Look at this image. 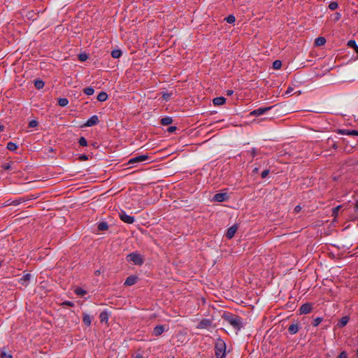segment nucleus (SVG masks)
<instances>
[{"instance_id":"f257e3e1","label":"nucleus","mask_w":358,"mask_h":358,"mask_svg":"<svg viewBox=\"0 0 358 358\" xmlns=\"http://www.w3.org/2000/svg\"><path fill=\"white\" fill-rule=\"evenodd\" d=\"M222 317L238 331L243 327L242 318L238 315L227 313H224Z\"/></svg>"},{"instance_id":"f03ea898","label":"nucleus","mask_w":358,"mask_h":358,"mask_svg":"<svg viewBox=\"0 0 358 358\" xmlns=\"http://www.w3.org/2000/svg\"><path fill=\"white\" fill-rule=\"evenodd\" d=\"M226 348L225 342L220 338H217L215 343V355L216 358H225Z\"/></svg>"},{"instance_id":"7ed1b4c3","label":"nucleus","mask_w":358,"mask_h":358,"mask_svg":"<svg viewBox=\"0 0 358 358\" xmlns=\"http://www.w3.org/2000/svg\"><path fill=\"white\" fill-rule=\"evenodd\" d=\"M128 262H132L135 265L141 266L143 264L144 261L140 254L136 252H131L127 256Z\"/></svg>"},{"instance_id":"20e7f679","label":"nucleus","mask_w":358,"mask_h":358,"mask_svg":"<svg viewBox=\"0 0 358 358\" xmlns=\"http://www.w3.org/2000/svg\"><path fill=\"white\" fill-rule=\"evenodd\" d=\"M119 217L122 222L127 224H133L135 221L134 216L127 215L124 210H121V212L119 213Z\"/></svg>"},{"instance_id":"39448f33","label":"nucleus","mask_w":358,"mask_h":358,"mask_svg":"<svg viewBox=\"0 0 358 358\" xmlns=\"http://www.w3.org/2000/svg\"><path fill=\"white\" fill-rule=\"evenodd\" d=\"M272 108V106L270 107H265V108H259L257 109H255L250 113V116L255 117V116H259L265 113L268 112Z\"/></svg>"},{"instance_id":"423d86ee","label":"nucleus","mask_w":358,"mask_h":358,"mask_svg":"<svg viewBox=\"0 0 358 358\" xmlns=\"http://www.w3.org/2000/svg\"><path fill=\"white\" fill-rule=\"evenodd\" d=\"M313 310V305L310 303H303L299 308L300 314L310 313Z\"/></svg>"},{"instance_id":"0eeeda50","label":"nucleus","mask_w":358,"mask_h":358,"mask_svg":"<svg viewBox=\"0 0 358 358\" xmlns=\"http://www.w3.org/2000/svg\"><path fill=\"white\" fill-rule=\"evenodd\" d=\"M99 117L97 115H94L90 117L87 121L84 124L83 127H92L99 123Z\"/></svg>"},{"instance_id":"6e6552de","label":"nucleus","mask_w":358,"mask_h":358,"mask_svg":"<svg viewBox=\"0 0 358 358\" xmlns=\"http://www.w3.org/2000/svg\"><path fill=\"white\" fill-rule=\"evenodd\" d=\"M148 159H149V156L148 155H139V156H137V157H133V158L130 159L129 161V164H134V163L142 162H144V161H145V160H147Z\"/></svg>"},{"instance_id":"1a4fd4ad","label":"nucleus","mask_w":358,"mask_h":358,"mask_svg":"<svg viewBox=\"0 0 358 358\" xmlns=\"http://www.w3.org/2000/svg\"><path fill=\"white\" fill-rule=\"evenodd\" d=\"M338 134L348 135V136H357V130H348L343 129H338L336 131Z\"/></svg>"},{"instance_id":"9d476101","label":"nucleus","mask_w":358,"mask_h":358,"mask_svg":"<svg viewBox=\"0 0 358 358\" xmlns=\"http://www.w3.org/2000/svg\"><path fill=\"white\" fill-rule=\"evenodd\" d=\"M227 193H217L214 195L213 200L217 202H222L228 199Z\"/></svg>"},{"instance_id":"9b49d317","label":"nucleus","mask_w":358,"mask_h":358,"mask_svg":"<svg viewBox=\"0 0 358 358\" xmlns=\"http://www.w3.org/2000/svg\"><path fill=\"white\" fill-rule=\"evenodd\" d=\"M212 325V321L209 319H203L197 325V329H206Z\"/></svg>"},{"instance_id":"f8f14e48","label":"nucleus","mask_w":358,"mask_h":358,"mask_svg":"<svg viewBox=\"0 0 358 358\" xmlns=\"http://www.w3.org/2000/svg\"><path fill=\"white\" fill-rule=\"evenodd\" d=\"M237 229H238V227H237V225H236V224L229 227L227 231L226 237L228 239L232 238L234 237V234H236Z\"/></svg>"},{"instance_id":"ddd939ff","label":"nucleus","mask_w":358,"mask_h":358,"mask_svg":"<svg viewBox=\"0 0 358 358\" xmlns=\"http://www.w3.org/2000/svg\"><path fill=\"white\" fill-rule=\"evenodd\" d=\"M341 143L343 145V151L348 153H350L352 152L353 149V146L350 145L348 146V142L346 141L345 138H341Z\"/></svg>"},{"instance_id":"4468645a","label":"nucleus","mask_w":358,"mask_h":358,"mask_svg":"<svg viewBox=\"0 0 358 358\" xmlns=\"http://www.w3.org/2000/svg\"><path fill=\"white\" fill-rule=\"evenodd\" d=\"M138 277L135 275H130L127 278L124 285L126 286H131L137 282Z\"/></svg>"},{"instance_id":"2eb2a0df","label":"nucleus","mask_w":358,"mask_h":358,"mask_svg":"<svg viewBox=\"0 0 358 358\" xmlns=\"http://www.w3.org/2000/svg\"><path fill=\"white\" fill-rule=\"evenodd\" d=\"M325 143L327 147L329 146L335 150H338L340 147L338 142L334 141L331 137L328 138Z\"/></svg>"},{"instance_id":"dca6fc26","label":"nucleus","mask_w":358,"mask_h":358,"mask_svg":"<svg viewBox=\"0 0 358 358\" xmlns=\"http://www.w3.org/2000/svg\"><path fill=\"white\" fill-rule=\"evenodd\" d=\"M31 278V274L27 273L24 275L20 280L19 282L24 286H27Z\"/></svg>"},{"instance_id":"f3484780","label":"nucleus","mask_w":358,"mask_h":358,"mask_svg":"<svg viewBox=\"0 0 358 358\" xmlns=\"http://www.w3.org/2000/svg\"><path fill=\"white\" fill-rule=\"evenodd\" d=\"M350 317L349 316H343L338 321L337 326L340 328L345 327L349 322Z\"/></svg>"},{"instance_id":"a211bd4d","label":"nucleus","mask_w":358,"mask_h":358,"mask_svg":"<svg viewBox=\"0 0 358 358\" xmlns=\"http://www.w3.org/2000/svg\"><path fill=\"white\" fill-rule=\"evenodd\" d=\"M164 331V327L163 325H157L154 328L153 334L156 336H161Z\"/></svg>"},{"instance_id":"6ab92c4d","label":"nucleus","mask_w":358,"mask_h":358,"mask_svg":"<svg viewBox=\"0 0 358 358\" xmlns=\"http://www.w3.org/2000/svg\"><path fill=\"white\" fill-rule=\"evenodd\" d=\"M226 102V99L223 96H218L214 98L213 100V103L215 106H221L223 105Z\"/></svg>"},{"instance_id":"aec40b11","label":"nucleus","mask_w":358,"mask_h":358,"mask_svg":"<svg viewBox=\"0 0 358 358\" xmlns=\"http://www.w3.org/2000/svg\"><path fill=\"white\" fill-rule=\"evenodd\" d=\"M299 327L298 324H292L288 327V331L290 334L293 335L299 331Z\"/></svg>"},{"instance_id":"412c9836","label":"nucleus","mask_w":358,"mask_h":358,"mask_svg":"<svg viewBox=\"0 0 358 358\" xmlns=\"http://www.w3.org/2000/svg\"><path fill=\"white\" fill-rule=\"evenodd\" d=\"M30 199H31L29 196L22 197V198L11 201L10 203H11V206L12 205L17 206V205L20 204L21 203L29 201Z\"/></svg>"},{"instance_id":"4be33fe9","label":"nucleus","mask_w":358,"mask_h":358,"mask_svg":"<svg viewBox=\"0 0 358 358\" xmlns=\"http://www.w3.org/2000/svg\"><path fill=\"white\" fill-rule=\"evenodd\" d=\"M326 38L322 36H319L315 40V45L317 46H322L326 43Z\"/></svg>"},{"instance_id":"5701e85b","label":"nucleus","mask_w":358,"mask_h":358,"mask_svg":"<svg viewBox=\"0 0 358 358\" xmlns=\"http://www.w3.org/2000/svg\"><path fill=\"white\" fill-rule=\"evenodd\" d=\"M96 99H97V100H98L99 101H101V102L105 101H106V100H107V99H108V94H107V93H106V92H101L98 94V96H97Z\"/></svg>"},{"instance_id":"b1692460","label":"nucleus","mask_w":358,"mask_h":358,"mask_svg":"<svg viewBox=\"0 0 358 358\" xmlns=\"http://www.w3.org/2000/svg\"><path fill=\"white\" fill-rule=\"evenodd\" d=\"M160 122L162 125H169L173 122V119L171 117H164L161 119Z\"/></svg>"},{"instance_id":"393cba45","label":"nucleus","mask_w":358,"mask_h":358,"mask_svg":"<svg viewBox=\"0 0 358 358\" xmlns=\"http://www.w3.org/2000/svg\"><path fill=\"white\" fill-rule=\"evenodd\" d=\"M83 321L86 326L90 327L91 325L92 319L89 315L84 314Z\"/></svg>"},{"instance_id":"a878e982","label":"nucleus","mask_w":358,"mask_h":358,"mask_svg":"<svg viewBox=\"0 0 358 358\" xmlns=\"http://www.w3.org/2000/svg\"><path fill=\"white\" fill-rule=\"evenodd\" d=\"M348 45L353 48L355 52L358 54V45H357L356 41L355 40H350L348 42Z\"/></svg>"},{"instance_id":"bb28decb","label":"nucleus","mask_w":358,"mask_h":358,"mask_svg":"<svg viewBox=\"0 0 358 358\" xmlns=\"http://www.w3.org/2000/svg\"><path fill=\"white\" fill-rule=\"evenodd\" d=\"M97 228L99 231H106L108 229V225L106 222H101L98 224Z\"/></svg>"},{"instance_id":"cd10ccee","label":"nucleus","mask_w":358,"mask_h":358,"mask_svg":"<svg viewBox=\"0 0 358 358\" xmlns=\"http://www.w3.org/2000/svg\"><path fill=\"white\" fill-rule=\"evenodd\" d=\"M44 85H45V83L41 80H36L34 81V86L38 90H41V89L43 88Z\"/></svg>"},{"instance_id":"c85d7f7f","label":"nucleus","mask_w":358,"mask_h":358,"mask_svg":"<svg viewBox=\"0 0 358 358\" xmlns=\"http://www.w3.org/2000/svg\"><path fill=\"white\" fill-rule=\"evenodd\" d=\"M18 146L15 143L8 142L6 146V148L10 151H15L17 149Z\"/></svg>"},{"instance_id":"c756f323","label":"nucleus","mask_w":358,"mask_h":358,"mask_svg":"<svg viewBox=\"0 0 358 358\" xmlns=\"http://www.w3.org/2000/svg\"><path fill=\"white\" fill-rule=\"evenodd\" d=\"M74 292L76 294L81 296H84L87 294V292L81 287H76Z\"/></svg>"},{"instance_id":"7c9ffc66","label":"nucleus","mask_w":358,"mask_h":358,"mask_svg":"<svg viewBox=\"0 0 358 358\" xmlns=\"http://www.w3.org/2000/svg\"><path fill=\"white\" fill-rule=\"evenodd\" d=\"M122 51L120 50H114L111 52V56L115 59H118L122 56Z\"/></svg>"},{"instance_id":"2f4dec72","label":"nucleus","mask_w":358,"mask_h":358,"mask_svg":"<svg viewBox=\"0 0 358 358\" xmlns=\"http://www.w3.org/2000/svg\"><path fill=\"white\" fill-rule=\"evenodd\" d=\"M83 92L88 96L92 95L94 92V90L92 87H87L83 89Z\"/></svg>"},{"instance_id":"473e14b6","label":"nucleus","mask_w":358,"mask_h":358,"mask_svg":"<svg viewBox=\"0 0 358 358\" xmlns=\"http://www.w3.org/2000/svg\"><path fill=\"white\" fill-rule=\"evenodd\" d=\"M58 103L60 106L64 107L69 103V100L66 98H60L58 100Z\"/></svg>"},{"instance_id":"72a5a7b5","label":"nucleus","mask_w":358,"mask_h":358,"mask_svg":"<svg viewBox=\"0 0 358 358\" xmlns=\"http://www.w3.org/2000/svg\"><path fill=\"white\" fill-rule=\"evenodd\" d=\"M282 66V62L280 60H275L273 62V68L274 69H280Z\"/></svg>"},{"instance_id":"f704fd0d","label":"nucleus","mask_w":358,"mask_h":358,"mask_svg":"<svg viewBox=\"0 0 358 358\" xmlns=\"http://www.w3.org/2000/svg\"><path fill=\"white\" fill-rule=\"evenodd\" d=\"M329 8L331 10H334L338 8V4L336 1H331L330 2V3L329 4Z\"/></svg>"},{"instance_id":"c9c22d12","label":"nucleus","mask_w":358,"mask_h":358,"mask_svg":"<svg viewBox=\"0 0 358 358\" xmlns=\"http://www.w3.org/2000/svg\"><path fill=\"white\" fill-rule=\"evenodd\" d=\"M323 318L318 317L313 320L312 324L314 327H317L322 321Z\"/></svg>"},{"instance_id":"e433bc0d","label":"nucleus","mask_w":358,"mask_h":358,"mask_svg":"<svg viewBox=\"0 0 358 358\" xmlns=\"http://www.w3.org/2000/svg\"><path fill=\"white\" fill-rule=\"evenodd\" d=\"M78 143L80 146H87V141L86 140V138L85 137L82 136L79 138Z\"/></svg>"},{"instance_id":"4c0bfd02","label":"nucleus","mask_w":358,"mask_h":358,"mask_svg":"<svg viewBox=\"0 0 358 358\" xmlns=\"http://www.w3.org/2000/svg\"><path fill=\"white\" fill-rule=\"evenodd\" d=\"M225 20L229 23V24H232L235 22L236 20V18L233 15H229V16H227L226 18H225Z\"/></svg>"},{"instance_id":"58836bf2","label":"nucleus","mask_w":358,"mask_h":358,"mask_svg":"<svg viewBox=\"0 0 358 358\" xmlns=\"http://www.w3.org/2000/svg\"><path fill=\"white\" fill-rule=\"evenodd\" d=\"M11 164H13V162L4 163L1 165V168L5 171L10 170L11 169Z\"/></svg>"},{"instance_id":"ea45409f","label":"nucleus","mask_w":358,"mask_h":358,"mask_svg":"<svg viewBox=\"0 0 358 358\" xmlns=\"http://www.w3.org/2000/svg\"><path fill=\"white\" fill-rule=\"evenodd\" d=\"M341 208V206H338L336 208H334L332 209V215L336 217L338 215V211Z\"/></svg>"},{"instance_id":"a19ab883","label":"nucleus","mask_w":358,"mask_h":358,"mask_svg":"<svg viewBox=\"0 0 358 358\" xmlns=\"http://www.w3.org/2000/svg\"><path fill=\"white\" fill-rule=\"evenodd\" d=\"M87 58H88V56H87V54H80V55H78V59H79V60H80V61H81V62H85V61H86V60L87 59Z\"/></svg>"},{"instance_id":"79ce46f5","label":"nucleus","mask_w":358,"mask_h":358,"mask_svg":"<svg viewBox=\"0 0 358 358\" xmlns=\"http://www.w3.org/2000/svg\"><path fill=\"white\" fill-rule=\"evenodd\" d=\"M250 154L252 158H254L257 155L258 150L257 148H252V150L250 152Z\"/></svg>"},{"instance_id":"37998d69","label":"nucleus","mask_w":358,"mask_h":358,"mask_svg":"<svg viewBox=\"0 0 358 358\" xmlns=\"http://www.w3.org/2000/svg\"><path fill=\"white\" fill-rule=\"evenodd\" d=\"M62 306H68L73 307L74 306V303L70 301H65L62 303Z\"/></svg>"},{"instance_id":"c03bdc74","label":"nucleus","mask_w":358,"mask_h":358,"mask_svg":"<svg viewBox=\"0 0 358 358\" xmlns=\"http://www.w3.org/2000/svg\"><path fill=\"white\" fill-rule=\"evenodd\" d=\"M1 358H13L12 355L5 352H1Z\"/></svg>"},{"instance_id":"a18cd8bd","label":"nucleus","mask_w":358,"mask_h":358,"mask_svg":"<svg viewBox=\"0 0 358 358\" xmlns=\"http://www.w3.org/2000/svg\"><path fill=\"white\" fill-rule=\"evenodd\" d=\"M108 315L106 313H101L100 314V319L101 322H103L105 320H107Z\"/></svg>"},{"instance_id":"49530a36","label":"nucleus","mask_w":358,"mask_h":358,"mask_svg":"<svg viewBox=\"0 0 358 358\" xmlns=\"http://www.w3.org/2000/svg\"><path fill=\"white\" fill-rule=\"evenodd\" d=\"M38 125V122L36 120H31V122H29V127H35Z\"/></svg>"},{"instance_id":"de8ad7c7","label":"nucleus","mask_w":358,"mask_h":358,"mask_svg":"<svg viewBox=\"0 0 358 358\" xmlns=\"http://www.w3.org/2000/svg\"><path fill=\"white\" fill-rule=\"evenodd\" d=\"M268 173H269L268 169L264 170L261 173V176L262 178H265L268 175Z\"/></svg>"},{"instance_id":"09e8293b","label":"nucleus","mask_w":358,"mask_h":358,"mask_svg":"<svg viewBox=\"0 0 358 358\" xmlns=\"http://www.w3.org/2000/svg\"><path fill=\"white\" fill-rule=\"evenodd\" d=\"M338 358H348V355H347V352L345 351H342Z\"/></svg>"},{"instance_id":"8fccbe9b","label":"nucleus","mask_w":358,"mask_h":358,"mask_svg":"<svg viewBox=\"0 0 358 358\" xmlns=\"http://www.w3.org/2000/svg\"><path fill=\"white\" fill-rule=\"evenodd\" d=\"M78 159L80 161H86L88 159V156L86 155H81L79 156Z\"/></svg>"},{"instance_id":"3c124183","label":"nucleus","mask_w":358,"mask_h":358,"mask_svg":"<svg viewBox=\"0 0 358 358\" xmlns=\"http://www.w3.org/2000/svg\"><path fill=\"white\" fill-rule=\"evenodd\" d=\"M177 129V127L175 126H171L167 129V131L169 133H173Z\"/></svg>"},{"instance_id":"603ef678","label":"nucleus","mask_w":358,"mask_h":358,"mask_svg":"<svg viewBox=\"0 0 358 358\" xmlns=\"http://www.w3.org/2000/svg\"><path fill=\"white\" fill-rule=\"evenodd\" d=\"M334 15H335L334 19V21H338V20H340V18H341V14H340L339 13H336Z\"/></svg>"},{"instance_id":"864d4df0","label":"nucleus","mask_w":358,"mask_h":358,"mask_svg":"<svg viewBox=\"0 0 358 358\" xmlns=\"http://www.w3.org/2000/svg\"><path fill=\"white\" fill-rule=\"evenodd\" d=\"M301 207L300 206H296L294 208V213H298L301 211Z\"/></svg>"},{"instance_id":"5fc2aeb1","label":"nucleus","mask_w":358,"mask_h":358,"mask_svg":"<svg viewBox=\"0 0 358 358\" xmlns=\"http://www.w3.org/2000/svg\"><path fill=\"white\" fill-rule=\"evenodd\" d=\"M162 97L165 100H168L170 97V94H168V93H164L163 95H162Z\"/></svg>"},{"instance_id":"6e6d98bb","label":"nucleus","mask_w":358,"mask_h":358,"mask_svg":"<svg viewBox=\"0 0 358 358\" xmlns=\"http://www.w3.org/2000/svg\"><path fill=\"white\" fill-rule=\"evenodd\" d=\"M11 200L10 199H8L7 201H6L4 203H3V206H11Z\"/></svg>"},{"instance_id":"4d7b16f0","label":"nucleus","mask_w":358,"mask_h":358,"mask_svg":"<svg viewBox=\"0 0 358 358\" xmlns=\"http://www.w3.org/2000/svg\"><path fill=\"white\" fill-rule=\"evenodd\" d=\"M355 208V212L358 213V200L356 201Z\"/></svg>"},{"instance_id":"13d9d810","label":"nucleus","mask_w":358,"mask_h":358,"mask_svg":"<svg viewBox=\"0 0 358 358\" xmlns=\"http://www.w3.org/2000/svg\"><path fill=\"white\" fill-rule=\"evenodd\" d=\"M233 93H234L233 90H227V94L228 96H231V94H233Z\"/></svg>"},{"instance_id":"bf43d9fd","label":"nucleus","mask_w":358,"mask_h":358,"mask_svg":"<svg viewBox=\"0 0 358 358\" xmlns=\"http://www.w3.org/2000/svg\"><path fill=\"white\" fill-rule=\"evenodd\" d=\"M292 88L289 87L287 89V90L286 91V94H289V93H290V92H292Z\"/></svg>"},{"instance_id":"052dcab7","label":"nucleus","mask_w":358,"mask_h":358,"mask_svg":"<svg viewBox=\"0 0 358 358\" xmlns=\"http://www.w3.org/2000/svg\"><path fill=\"white\" fill-rule=\"evenodd\" d=\"M135 358H143V357L141 355L138 354L135 357Z\"/></svg>"},{"instance_id":"680f3d73","label":"nucleus","mask_w":358,"mask_h":358,"mask_svg":"<svg viewBox=\"0 0 358 358\" xmlns=\"http://www.w3.org/2000/svg\"><path fill=\"white\" fill-rule=\"evenodd\" d=\"M4 130V127L3 125H0V131H3Z\"/></svg>"},{"instance_id":"e2e57ef3","label":"nucleus","mask_w":358,"mask_h":358,"mask_svg":"<svg viewBox=\"0 0 358 358\" xmlns=\"http://www.w3.org/2000/svg\"><path fill=\"white\" fill-rule=\"evenodd\" d=\"M257 171H258V168H255V169H253V172H254V173H257Z\"/></svg>"},{"instance_id":"0e129e2a","label":"nucleus","mask_w":358,"mask_h":358,"mask_svg":"<svg viewBox=\"0 0 358 358\" xmlns=\"http://www.w3.org/2000/svg\"><path fill=\"white\" fill-rule=\"evenodd\" d=\"M95 273H96V275H97L98 273L99 274V273H100V271H96L95 272Z\"/></svg>"},{"instance_id":"69168bd1","label":"nucleus","mask_w":358,"mask_h":358,"mask_svg":"<svg viewBox=\"0 0 358 358\" xmlns=\"http://www.w3.org/2000/svg\"><path fill=\"white\" fill-rule=\"evenodd\" d=\"M357 355H358V348H357Z\"/></svg>"},{"instance_id":"338daca9","label":"nucleus","mask_w":358,"mask_h":358,"mask_svg":"<svg viewBox=\"0 0 358 358\" xmlns=\"http://www.w3.org/2000/svg\"><path fill=\"white\" fill-rule=\"evenodd\" d=\"M357 136H358V130H357Z\"/></svg>"},{"instance_id":"774afa93","label":"nucleus","mask_w":358,"mask_h":358,"mask_svg":"<svg viewBox=\"0 0 358 358\" xmlns=\"http://www.w3.org/2000/svg\"><path fill=\"white\" fill-rule=\"evenodd\" d=\"M172 358H174V357H172Z\"/></svg>"}]
</instances>
